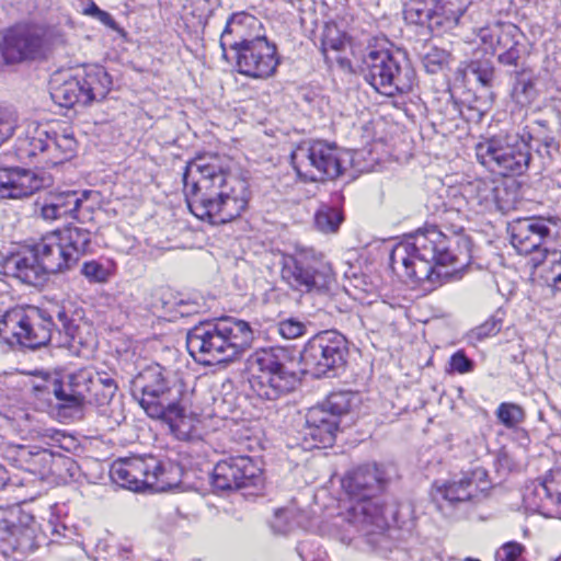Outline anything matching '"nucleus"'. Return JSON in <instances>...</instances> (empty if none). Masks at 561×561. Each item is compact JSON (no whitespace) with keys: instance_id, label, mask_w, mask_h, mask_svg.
<instances>
[{"instance_id":"obj_3","label":"nucleus","mask_w":561,"mask_h":561,"mask_svg":"<svg viewBox=\"0 0 561 561\" xmlns=\"http://www.w3.org/2000/svg\"><path fill=\"white\" fill-rule=\"evenodd\" d=\"M183 184L192 214L214 226L237 219L249 204L247 181L201 159L187 163Z\"/></svg>"},{"instance_id":"obj_64","label":"nucleus","mask_w":561,"mask_h":561,"mask_svg":"<svg viewBox=\"0 0 561 561\" xmlns=\"http://www.w3.org/2000/svg\"><path fill=\"white\" fill-rule=\"evenodd\" d=\"M554 561H561V554L554 559Z\"/></svg>"},{"instance_id":"obj_47","label":"nucleus","mask_w":561,"mask_h":561,"mask_svg":"<svg viewBox=\"0 0 561 561\" xmlns=\"http://www.w3.org/2000/svg\"><path fill=\"white\" fill-rule=\"evenodd\" d=\"M277 328L278 333L287 340L300 337L305 335L307 331L306 324L302 321H299L295 318H289L280 321L277 324Z\"/></svg>"},{"instance_id":"obj_20","label":"nucleus","mask_w":561,"mask_h":561,"mask_svg":"<svg viewBox=\"0 0 561 561\" xmlns=\"http://www.w3.org/2000/svg\"><path fill=\"white\" fill-rule=\"evenodd\" d=\"M133 391L140 392L139 403L150 417H160L163 414L164 394L169 391V382L164 369L160 365H151L142 369L133 379Z\"/></svg>"},{"instance_id":"obj_60","label":"nucleus","mask_w":561,"mask_h":561,"mask_svg":"<svg viewBox=\"0 0 561 561\" xmlns=\"http://www.w3.org/2000/svg\"><path fill=\"white\" fill-rule=\"evenodd\" d=\"M81 204H82L81 198L78 197L75 199L73 207H72V219L76 217L75 213L79 210V208L81 207Z\"/></svg>"},{"instance_id":"obj_49","label":"nucleus","mask_w":561,"mask_h":561,"mask_svg":"<svg viewBox=\"0 0 561 561\" xmlns=\"http://www.w3.org/2000/svg\"><path fill=\"white\" fill-rule=\"evenodd\" d=\"M524 545L517 541H507L503 543L495 552V561H517L525 552Z\"/></svg>"},{"instance_id":"obj_1","label":"nucleus","mask_w":561,"mask_h":561,"mask_svg":"<svg viewBox=\"0 0 561 561\" xmlns=\"http://www.w3.org/2000/svg\"><path fill=\"white\" fill-rule=\"evenodd\" d=\"M460 213L444 209L440 225L451 232L447 236L436 226L419 230L398 243L390 254L393 271L402 270L403 276L432 291L442 286L453 273L470 264L471 242L462 236Z\"/></svg>"},{"instance_id":"obj_15","label":"nucleus","mask_w":561,"mask_h":561,"mask_svg":"<svg viewBox=\"0 0 561 561\" xmlns=\"http://www.w3.org/2000/svg\"><path fill=\"white\" fill-rule=\"evenodd\" d=\"M469 0H409L403 14L407 22L426 25L432 33L440 34L454 28L467 10Z\"/></svg>"},{"instance_id":"obj_52","label":"nucleus","mask_w":561,"mask_h":561,"mask_svg":"<svg viewBox=\"0 0 561 561\" xmlns=\"http://www.w3.org/2000/svg\"><path fill=\"white\" fill-rule=\"evenodd\" d=\"M90 245V232L85 229L72 227V251L84 254Z\"/></svg>"},{"instance_id":"obj_41","label":"nucleus","mask_w":561,"mask_h":561,"mask_svg":"<svg viewBox=\"0 0 561 561\" xmlns=\"http://www.w3.org/2000/svg\"><path fill=\"white\" fill-rule=\"evenodd\" d=\"M47 390L51 392L60 403L56 407L57 416L60 419L70 417V394L64 389V380L61 377H54L47 381Z\"/></svg>"},{"instance_id":"obj_51","label":"nucleus","mask_w":561,"mask_h":561,"mask_svg":"<svg viewBox=\"0 0 561 561\" xmlns=\"http://www.w3.org/2000/svg\"><path fill=\"white\" fill-rule=\"evenodd\" d=\"M501 330V322L495 318L488 319L484 323L472 329L469 333L470 340L481 341L495 335Z\"/></svg>"},{"instance_id":"obj_43","label":"nucleus","mask_w":561,"mask_h":561,"mask_svg":"<svg viewBox=\"0 0 561 561\" xmlns=\"http://www.w3.org/2000/svg\"><path fill=\"white\" fill-rule=\"evenodd\" d=\"M496 417L505 427L512 428L524 421L525 412L518 404L503 402L496 410Z\"/></svg>"},{"instance_id":"obj_8","label":"nucleus","mask_w":561,"mask_h":561,"mask_svg":"<svg viewBox=\"0 0 561 561\" xmlns=\"http://www.w3.org/2000/svg\"><path fill=\"white\" fill-rule=\"evenodd\" d=\"M279 263L282 280L300 294H323L333 280L330 264L312 248L296 247Z\"/></svg>"},{"instance_id":"obj_34","label":"nucleus","mask_w":561,"mask_h":561,"mask_svg":"<svg viewBox=\"0 0 561 561\" xmlns=\"http://www.w3.org/2000/svg\"><path fill=\"white\" fill-rule=\"evenodd\" d=\"M163 414L159 419L164 420L174 436L180 440H190L195 432V420L185 414V410L174 402H167Z\"/></svg>"},{"instance_id":"obj_42","label":"nucleus","mask_w":561,"mask_h":561,"mask_svg":"<svg viewBox=\"0 0 561 561\" xmlns=\"http://www.w3.org/2000/svg\"><path fill=\"white\" fill-rule=\"evenodd\" d=\"M542 265L547 268L546 282L552 286L554 291H561V252L547 253Z\"/></svg>"},{"instance_id":"obj_13","label":"nucleus","mask_w":561,"mask_h":561,"mask_svg":"<svg viewBox=\"0 0 561 561\" xmlns=\"http://www.w3.org/2000/svg\"><path fill=\"white\" fill-rule=\"evenodd\" d=\"M116 390L114 379L100 376L93 368L72 373V422L92 417L93 405L108 404Z\"/></svg>"},{"instance_id":"obj_58","label":"nucleus","mask_w":561,"mask_h":561,"mask_svg":"<svg viewBox=\"0 0 561 561\" xmlns=\"http://www.w3.org/2000/svg\"><path fill=\"white\" fill-rule=\"evenodd\" d=\"M10 480L9 473L4 466L0 463V490L8 483Z\"/></svg>"},{"instance_id":"obj_50","label":"nucleus","mask_w":561,"mask_h":561,"mask_svg":"<svg viewBox=\"0 0 561 561\" xmlns=\"http://www.w3.org/2000/svg\"><path fill=\"white\" fill-rule=\"evenodd\" d=\"M448 373L460 375L471 373L474 369V362L470 359L462 350L455 352L449 358Z\"/></svg>"},{"instance_id":"obj_11","label":"nucleus","mask_w":561,"mask_h":561,"mask_svg":"<svg viewBox=\"0 0 561 561\" xmlns=\"http://www.w3.org/2000/svg\"><path fill=\"white\" fill-rule=\"evenodd\" d=\"M49 27L42 22L22 21L0 30V58L5 66L39 59L48 43Z\"/></svg>"},{"instance_id":"obj_26","label":"nucleus","mask_w":561,"mask_h":561,"mask_svg":"<svg viewBox=\"0 0 561 561\" xmlns=\"http://www.w3.org/2000/svg\"><path fill=\"white\" fill-rule=\"evenodd\" d=\"M488 472L482 467H476L469 473H463L459 480H453L436 486L433 494L434 500L438 503L442 508L444 501L447 505L454 507L457 504L468 502L474 495L477 490H483L481 485L485 483Z\"/></svg>"},{"instance_id":"obj_23","label":"nucleus","mask_w":561,"mask_h":561,"mask_svg":"<svg viewBox=\"0 0 561 561\" xmlns=\"http://www.w3.org/2000/svg\"><path fill=\"white\" fill-rule=\"evenodd\" d=\"M263 35L262 23L254 15L244 11L231 14L220 35L222 56L227 58V49L234 54Z\"/></svg>"},{"instance_id":"obj_6","label":"nucleus","mask_w":561,"mask_h":561,"mask_svg":"<svg viewBox=\"0 0 561 561\" xmlns=\"http://www.w3.org/2000/svg\"><path fill=\"white\" fill-rule=\"evenodd\" d=\"M360 72L368 84L388 98L411 92L416 82L414 68L399 49H370L363 57Z\"/></svg>"},{"instance_id":"obj_7","label":"nucleus","mask_w":561,"mask_h":561,"mask_svg":"<svg viewBox=\"0 0 561 561\" xmlns=\"http://www.w3.org/2000/svg\"><path fill=\"white\" fill-rule=\"evenodd\" d=\"M358 393L352 391L332 392L324 402L312 407L306 414L300 436L306 449L332 446L341 419L353 412L359 404Z\"/></svg>"},{"instance_id":"obj_40","label":"nucleus","mask_w":561,"mask_h":561,"mask_svg":"<svg viewBox=\"0 0 561 561\" xmlns=\"http://www.w3.org/2000/svg\"><path fill=\"white\" fill-rule=\"evenodd\" d=\"M347 43V36L342 32L336 24L327 23L321 39V50L325 56L328 49L341 51L345 48Z\"/></svg>"},{"instance_id":"obj_18","label":"nucleus","mask_w":561,"mask_h":561,"mask_svg":"<svg viewBox=\"0 0 561 561\" xmlns=\"http://www.w3.org/2000/svg\"><path fill=\"white\" fill-rule=\"evenodd\" d=\"M517 134L533 153L538 170L550 165L559 153V124L554 119H536Z\"/></svg>"},{"instance_id":"obj_28","label":"nucleus","mask_w":561,"mask_h":561,"mask_svg":"<svg viewBox=\"0 0 561 561\" xmlns=\"http://www.w3.org/2000/svg\"><path fill=\"white\" fill-rule=\"evenodd\" d=\"M70 148V136L69 135H57L56 133L50 134L45 128H36L33 136H26L23 139H19L18 150L22 157L32 158L37 156L39 152H49L53 164H59L67 160V158H59V154H66Z\"/></svg>"},{"instance_id":"obj_16","label":"nucleus","mask_w":561,"mask_h":561,"mask_svg":"<svg viewBox=\"0 0 561 561\" xmlns=\"http://www.w3.org/2000/svg\"><path fill=\"white\" fill-rule=\"evenodd\" d=\"M127 469L141 488L157 492L167 491L181 482L180 466L162 461L156 456H134L124 458Z\"/></svg>"},{"instance_id":"obj_44","label":"nucleus","mask_w":561,"mask_h":561,"mask_svg":"<svg viewBox=\"0 0 561 561\" xmlns=\"http://www.w3.org/2000/svg\"><path fill=\"white\" fill-rule=\"evenodd\" d=\"M449 54L440 48L431 46L422 56V64L428 73H436L443 69L448 61Z\"/></svg>"},{"instance_id":"obj_45","label":"nucleus","mask_w":561,"mask_h":561,"mask_svg":"<svg viewBox=\"0 0 561 561\" xmlns=\"http://www.w3.org/2000/svg\"><path fill=\"white\" fill-rule=\"evenodd\" d=\"M468 71L476 76V79L484 87L491 85L494 79V67L490 60H472Z\"/></svg>"},{"instance_id":"obj_35","label":"nucleus","mask_w":561,"mask_h":561,"mask_svg":"<svg viewBox=\"0 0 561 561\" xmlns=\"http://www.w3.org/2000/svg\"><path fill=\"white\" fill-rule=\"evenodd\" d=\"M70 72L58 69L49 80V94L54 103L61 107L70 108Z\"/></svg>"},{"instance_id":"obj_19","label":"nucleus","mask_w":561,"mask_h":561,"mask_svg":"<svg viewBox=\"0 0 561 561\" xmlns=\"http://www.w3.org/2000/svg\"><path fill=\"white\" fill-rule=\"evenodd\" d=\"M261 469L249 456L222 459L216 463L211 484L219 491L238 490L261 482Z\"/></svg>"},{"instance_id":"obj_39","label":"nucleus","mask_w":561,"mask_h":561,"mask_svg":"<svg viewBox=\"0 0 561 561\" xmlns=\"http://www.w3.org/2000/svg\"><path fill=\"white\" fill-rule=\"evenodd\" d=\"M68 198V192L50 195L49 202L42 207V217L45 220H55L67 216L70 213Z\"/></svg>"},{"instance_id":"obj_24","label":"nucleus","mask_w":561,"mask_h":561,"mask_svg":"<svg viewBox=\"0 0 561 561\" xmlns=\"http://www.w3.org/2000/svg\"><path fill=\"white\" fill-rule=\"evenodd\" d=\"M26 522L0 520V549L4 554L33 553L38 547L37 527L32 516Z\"/></svg>"},{"instance_id":"obj_33","label":"nucleus","mask_w":561,"mask_h":561,"mask_svg":"<svg viewBox=\"0 0 561 561\" xmlns=\"http://www.w3.org/2000/svg\"><path fill=\"white\" fill-rule=\"evenodd\" d=\"M511 98L522 105L531 104L538 96L537 81L538 77L533 67H522L519 71L511 73Z\"/></svg>"},{"instance_id":"obj_25","label":"nucleus","mask_w":561,"mask_h":561,"mask_svg":"<svg viewBox=\"0 0 561 561\" xmlns=\"http://www.w3.org/2000/svg\"><path fill=\"white\" fill-rule=\"evenodd\" d=\"M49 184L43 172L20 168L0 169V198H23Z\"/></svg>"},{"instance_id":"obj_55","label":"nucleus","mask_w":561,"mask_h":561,"mask_svg":"<svg viewBox=\"0 0 561 561\" xmlns=\"http://www.w3.org/2000/svg\"><path fill=\"white\" fill-rule=\"evenodd\" d=\"M80 345L83 348L82 356H90L95 347V339L94 335L89 333V336H87L83 341H79Z\"/></svg>"},{"instance_id":"obj_17","label":"nucleus","mask_w":561,"mask_h":561,"mask_svg":"<svg viewBox=\"0 0 561 561\" xmlns=\"http://www.w3.org/2000/svg\"><path fill=\"white\" fill-rule=\"evenodd\" d=\"M233 57L239 73L254 79L274 76L279 65L277 47L265 35L239 49Z\"/></svg>"},{"instance_id":"obj_56","label":"nucleus","mask_w":561,"mask_h":561,"mask_svg":"<svg viewBox=\"0 0 561 561\" xmlns=\"http://www.w3.org/2000/svg\"><path fill=\"white\" fill-rule=\"evenodd\" d=\"M58 320L61 322L66 335L70 334V320L65 309H61L57 313Z\"/></svg>"},{"instance_id":"obj_62","label":"nucleus","mask_w":561,"mask_h":561,"mask_svg":"<svg viewBox=\"0 0 561 561\" xmlns=\"http://www.w3.org/2000/svg\"><path fill=\"white\" fill-rule=\"evenodd\" d=\"M80 331H81V328L79 325L76 328L72 327V335H71L72 342L76 340V337Z\"/></svg>"},{"instance_id":"obj_36","label":"nucleus","mask_w":561,"mask_h":561,"mask_svg":"<svg viewBox=\"0 0 561 561\" xmlns=\"http://www.w3.org/2000/svg\"><path fill=\"white\" fill-rule=\"evenodd\" d=\"M47 530L51 535V542L60 543L62 539L68 538L69 516L66 503H56L51 507L50 517L47 523Z\"/></svg>"},{"instance_id":"obj_9","label":"nucleus","mask_w":561,"mask_h":561,"mask_svg":"<svg viewBox=\"0 0 561 561\" xmlns=\"http://www.w3.org/2000/svg\"><path fill=\"white\" fill-rule=\"evenodd\" d=\"M348 152L323 140L301 141L290 154L293 168L306 181L334 180L343 174Z\"/></svg>"},{"instance_id":"obj_32","label":"nucleus","mask_w":561,"mask_h":561,"mask_svg":"<svg viewBox=\"0 0 561 561\" xmlns=\"http://www.w3.org/2000/svg\"><path fill=\"white\" fill-rule=\"evenodd\" d=\"M518 37L519 28L513 24L503 26L497 35V47L504 49V51L497 55V61L507 68V77L514 71H519L522 67H530L523 60Z\"/></svg>"},{"instance_id":"obj_30","label":"nucleus","mask_w":561,"mask_h":561,"mask_svg":"<svg viewBox=\"0 0 561 561\" xmlns=\"http://www.w3.org/2000/svg\"><path fill=\"white\" fill-rule=\"evenodd\" d=\"M5 267L11 272L13 277L26 285L39 286L48 279V275L45 271L46 267H43L32 247H27L8 257Z\"/></svg>"},{"instance_id":"obj_10","label":"nucleus","mask_w":561,"mask_h":561,"mask_svg":"<svg viewBox=\"0 0 561 561\" xmlns=\"http://www.w3.org/2000/svg\"><path fill=\"white\" fill-rule=\"evenodd\" d=\"M348 356L346 337L335 330L313 335L300 352L302 371L317 378L335 377L344 369Z\"/></svg>"},{"instance_id":"obj_5","label":"nucleus","mask_w":561,"mask_h":561,"mask_svg":"<svg viewBox=\"0 0 561 561\" xmlns=\"http://www.w3.org/2000/svg\"><path fill=\"white\" fill-rule=\"evenodd\" d=\"M250 388L263 400L276 401L294 391L299 383L297 374L288 367L290 352L284 347L256 351L250 357Z\"/></svg>"},{"instance_id":"obj_53","label":"nucleus","mask_w":561,"mask_h":561,"mask_svg":"<svg viewBox=\"0 0 561 561\" xmlns=\"http://www.w3.org/2000/svg\"><path fill=\"white\" fill-rule=\"evenodd\" d=\"M89 11L94 13L92 15L93 19L100 21L105 26L114 31L118 30V25L112 15L108 12L101 10L96 4H91Z\"/></svg>"},{"instance_id":"obj_21","label":"nucleus","mask_w":561,"mask_h":561,"mask_svg":"<svg viewBox=\"0 0 561 561\" xmlns=\"http://www.w3.org/2000/svg\"><path fill=\"white\" fill-rule=\"evenodd\" d=\"M557 232L558 219L545 217L518 218L508 225L511 243L520 254L539 250L547 238Z\"/></svg>"},{"instance_id":"obj_38","label":"nucleus","mask_w":561,"mask_h":561,"mask_svg":"<svg viewBox=\"0 0 561 561\" xmlns=\"http://www.w3.org/2000/svg\"><path fill=\"white\" fill-rule=\"evenodd\" d=\"M110 477L112 481L121 488L134 492L145 491L141 488V484L134 480L133 473L127 469V465L123 458H119L112 463L110 469Z\"/></svg>"},{"instance_id":"obj_57","label":"nucleus","mask_w":561,"mask_h":561,"mask_svg":"<svg viewBox=\"0 0 561 561\" xmlns=\"http://www.w3.org/2000/svg\"><path fill=\"white\" fill-rule=\"evenodd\" d=\"M79 7L78 9L82 14L91 16L94 14L93 12L89 11V8L91 4H95L93 0H79Z\"/></svg>"},{"instance_id":"obj_63","label":"nucleus","mask_w":561,"mask_h":561,"mask_svg":"<svg viewBox=\"0 0 561 561\" xmlns=\"http://www.w3.org/2000/svg\"><path fill=\"white\" fill-rule=\"evenodd\" d=\"M463 561H480V560L473 559V558H466Z\"/></svg>"},{"instance_id":"obj_12","label":"nucleus","mask_w":561,"mask_h":561,"mask_svg":"<svg viewBox=\"0 0 561 561\" xmlns=\"http://www.w3.org/2000/svg\"><path fill=\"white\" fill-rule=\"evenodd\" d=\"M476 154L481 164L504 176L523 174L530 165L536 168L533 153L518 134L479 142Z\"/></svg>"},{"instance_id":"obj_27","label":"nucleus","mask_w":561,"mask_h":561,"mask_svg":"<svg viewBox=\"0 0 561 561\" xmlns=\"http://www.w3.org/2000/svg\"><path fill=\"white\" fill-rule=\"evenodd\" d=\"M72 80L78 87L77 102L89 105L105 98L111 80L106 71L95 64H82L72 67Z\"/></svg>"},{"instance_id":"obj_29","label":"nucleus","mask_w":561,"mask_h":561,"mask_svg":"<svg viewBox=\"0 0 561 561\" xmlns=\"http://www.w3.org/2000/svg\"><path fill=\"white\" fill-rule=\"evenodd\" d=\"M525 500L538 511L556 507L554 514L561 519V468L550 470L535 483L533 490L525 494Z\"/></svg>"},{"instance_id":"obj_37","label":"nucleus","mask_w":561,"mask_h":561,"mask_svg":"<svg viewBox=\"0 0 561 561\" xmlns=\"http://www.w3.org/2000/svg\"><path fill=\"white\" fill-rule=\"evenodd\" d=\"M344 220L343 213L336 206L323 204L314 215V226L323 233H334Z\"/></svg>"},{"instance_id":"obj_31","label":"nucleus","mask_w":561,"mask_h":561,"mask_svg":"<svg viewBox=\"0 0 561 561\" xmlns=\"http://www.w3.org/2000/svg\"><path fill=\"white\" fill-rule=\"evenodd\" d=\"M506 193L505 187L495 185L494 182L476 180L469 182L462 188V195L472 207L479 206L484 210L493 208L504 210L506 204L502 201L501 194Z\"/></svg>"},{"instance_id":"obj_2","label":"nucleus","mask_w":561,"mask_h":561,"mask_svg":"<svg viewBox=\"0 0 561 561\" xmlns=\"http://www.w3.org/2000/svg\"><path fill=\"white\" fill-rule=\"evenodd\" d=\"M397 477L392 465L368 463L354 468L342 479V486L348 496L356 501L345 520L366 542L376 550H389L388 535L391 522H397L399 506L394 501L380 502L377 497Z\"/></svg>"},{"instance_id":"obj_14","label":"nucleus","mask_w":561,"mask_h":561,"mask_svg":"<svg viewBox=\"0 0 561 561\" xmlns=\"http://www.w3.org/2000/svg\"><path fill=\"white\" fill-rule=\"evenodd\" d=\"M51 327V318L39 308L12 309L0 320V336L8 339L11 335L22 346L36 350L50 341Z\"/></svg>"},{"instance_id":"obj_54","label":"nucleus","mask_w":561,"mask_h":561,"mask_svg":"<svg viewBox=\"0 0 561 561\" xmlns=\"http://www.w3.org/2000/svg\"><path fill=\"white\" fill-rule=\"evenodd\" d=\"M289 514L290 512L287 510L276 511L275 518L272 523V528L276 534H287L290 530V527L282 524L283 519H287Z\"/></svg>"},{"instance_id":"obj_46","label":"nucleus","mask_w":561,"mask_h":561,"mask_svg":"<svg viewBox=\"0 0 561 561\" xmlns=\"http://www.w3.org/2000/svg\"><path fill=\"white\" fill-rule=\"evenodd\" d=\"M80 272L90 283H106L110 278L108 270L94 260L85 261Z\"/></svg>"},{"instance_id":"obj_59","label":"nucleus","mask_w":561,"mask_h":561,"mask_svg":"<svg viewBox=\"0 0 561 561\" xmlns=\"http://www.w3.org/2000/svg\"><path fill=\"white\" fill-rule=\"evenodd\" d=\"M283 2H286L288 4H290L293 8L299 10V11H302V2L304 0H282Z\"/></svg>"},{"instance_id":"obj_4","label":"nucleus","mask_w":561,"mask_h":561,"mask_svg":"<svg viewBox=\"0 0 561 561\" xmlns=\"http://www.w3.org/2000/svg\"><path fill=\"white\" fill-rule=\"evenodd\" d=\"M253 340L250 324L226 317L201 321L186 333L190 355L199 364L211 366L234 359Z\"/></svg>"},{"instance_id":"obj_48","label":"nucleus","mask_w":561,"mask_h":561,"mask_svg":"<svg viewBox=\"0 0 561 561\" xmlns=\"http://www.w3.org/2000/svg\"><path fill=\"white\" fill-rule=\"evenodd\" d=\"M16 127V117L14 112L0 105V146L8 140Z\"/></svg>"},{"instance_id":"obj_22","label":"nucleus","mask_w":561,"mask_h":561,"mask_svg":"<svg viewBox=\"0 0 561 561\" xmlns=\"http://www.w3.org/2000/svg\"><path fill=\"white\" fill-rule=\"evenodd\" d=\"M47 275L68 268L70 261V224L55 229L32 245Z\"/></svg>"},{"instance_id":"obj_61","label":"nucleus","mask_w":561,"mask_h":561,"mask_svg":"<svg viewBox=\"0 0 561 561\" xmlns=\"http://www.w3.org/2000/svg\"><path fill=\"white\" fill-rule=\"evenodd\" d=\"M339 62L343 68H351V61L346 58L339 59Z\"/></svg>"}]
</instances>
